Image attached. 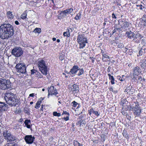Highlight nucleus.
Here are the masks:
<instances>
[{
    "mask_svg": "<svg viewBox=\"0 0 146 146\" xmlns=\"http://www.w3.org/2000/svg\"><path fill=\"white\" fill-rule=\"evenodd\" d=\"M14 33V27L10 24L4 23L0 26V37L1 39H8Z\"/></svg>",
    "mask_w": 146,
    "mask_h": 146,
    "instance_id": "f257e3e1",
    "label": "nucleus"
},
{
    "mask_svg": "<svg viewBox=\"0 0 146 146\" xmlns=\"http://www.w3.org/2000/svg\"><path fill=\"white\" fill-rule=\"evenodd\" d=\"M5 99L7 104L11 106H15L19 104L20 101L13 93H7L5 94Z\"/></svg>",
    "mask_w": 146,
    "mask_h": 146,
    "instance_id": "f03ea898",
    "label": "nucleus"
},
{
    "mask_svg": "<svg viewBox=\"0 0 146 146\" xmlns=\"http://www.w3.org/2000/svg\"><path fill=\"white\" fill-rule=\"evenodd\" d=\"M77 42L79 44L80 49L83 48L85 47L86 44L88 43L87 38L84 36L83 34L78 35L77 37Z\"/></svg>",
    "mask_w": 146,
    "mask_h": 146,
    "instance_id": "7ed1b4c3",
    "label": "nucleus"
},
{
    "mask_svg": "<svg viewBox=\"0 0 146 146\" xmlns=\"http://www.w3.org/2000/svg\"><path fill=\"white\" fill-rule=\"evenodd\" d=\"M3 136L4 139L7 142H12L16 139V138L12 135L10 131L6 128L3 129Z\"/></svg>",
    "mask_w": 146,
    "mask_h": 146,
    "instance_id": "20e7f679",
    "label": "nucleus"
},
{
    "mask_svg": "<svg viewBox=\"0 0 146 146\" xmlns=\"http://www.w3.org/2000/svg\"><path fill=\"white\" fill-rule=\"evenodd\" d=\"M11 82L9 80L5 79L0 78V89L7 90L11 87Z\"/></svg>",
    "mask_w": 146,
    "mask_h": 146,
    "instance_id": "39448f33",
    "label": "nucleus"
},
{
    "mask_svg": "<svg viewBox=\"0 0 146 146\" xmlns=\"http://www.w3.org/2000/svg\"><path fill=\"white\" fill-rule=\"evenodd\" d=\"M38 65L41 72L43 74L46 75L48 74V69L45 62L43 60H40L38 62Z\"/></svg>",
    "mask_w": 146,
    "mask_h": 146,
    "instance_id": "423d86ee",
    "label": "nucleus"
},
{
    "mask_svg": "<svg viewBox=\"0 0 146 146\" xmlns=\"http://www.w3.org/2000/svg\"><path fill=\"white\" fill-rule=\"evenodd\" d=\"M17 71L22 74H26V67L24 63L20 62L15 66Z\"/></svg>",
    "mask_w": 146,
    "mask_h": 146,
    "instance_id": "0eeeda50",
    "label": "nucleus"
},
{
    "mask_svg": "<svg viewBox=\"0 0 146 146\" xmlns=\"http://www.w3.org/2000/svg\"><path fill=\"white\" fill-rule=\"evenodd\" d=\"M23 50L20 47H15L12 50V55L16 57H19L23 54Z\"/></svg>",
    "mask_w": 146,
    "mask_h": 146,
    "instance_id": "6e6552de",
    "label": "nucleus"
},
{
    "mask_svg": "<svg viewBox=\"0 0 146 146\" xmlns=\"http://www.w3.org/2000/svg\"><path fill=\"white\" fill-rule=\"evenodd\" d=\"M68 89L70 90V92L74 94L78 93L79 91L78 86L75 84L72 86L69 85Z\"/></svg>",
    "mask_w": 146,
    "mask_h": 146,
    "instance_id": "1a4fd4ad",
    "label": "nucleus"
},
{
    "mask_svg": "<svg viewBox=\"0 0 146 146\" xmlns=\"http://www.w3.org/2000/svg\"><path fill=\"white\" fill-rule=\"evenodd\" d=\"M118 25L121 27V28L125 29L128 27L129 25V23L126 21L125 19H123L119 20L118 21Z\"/></svg>",
    "mask_w": 146,
    "mask_h": 146,
    "instance_id": "9d476101",
    "label": "nucleus"
},
{
    "mask_svg": "<svg viewBox=\"0 0 146 146\" xmlns=\"http://www.w3.org/2000/svg\"><path fill=\"white\" fill-rule=\"evenodd\" d=\"M35 138L31 135H26L24 137V139L27 144H32Z\"/></svg>",
    "mask_w": 146,
    "mask_h": 146,
    "instance_id": "9b49d317",
    "label": "nucleus"
},
{
    "mask_svg": "<svg viewBox=\"0 0 146 146\" xmlns=\"http://www.w3.org/2000/svg\"><path fill=\"white\" fill-rule=\"evenodd\" d=\"M78 68L79 66L78 65H74L68 74H69L72 76H74L78 71Z\"/></svg>",
    "mask_w": 146,
    "mask_h": 146,
    "instance_id": "f8f14e48",
    "label": "nucleus"
},
{
    "mask_svg": "<svg viewBox=\"0 0 146 146\" xmlns=\"http://www.w3.org/2000/svg\"><path fill=\"white\" fill-rule=\"evenodd\" d=\"M134 115L136 116H139L141 113V109L139 104L135 105V108L134 110Z\"/></svg>",
    "mask_w": 146,
    "mask_h": 146,
    "instance_id": "ddd939ff",
    "label": "nucleus"
},
{
    "mask_svg": "<svg viewBox=\"0 0 146 146\" xmlns=\"http://www.w3.org/2000/svg\"><path fill=\"white\" fill-rule=\"evenodd\" d=\"M48 94H50L51 95H56L58 94V93L57 92V90L56 88H54L53 86H51L50 88H48Z\"/></svg>",
    "mask_w": 146,
    "mask_h": 146,
    "instance_id": "4468645a",
    "label": "nucleus"
},
{
    "mask_svg": "<svg viewBox=\"0 0 146 146\" xmlns=\"http://www.w3.org/2000/svg\"><path fill=\"white\" fill-rule=\"evenodd\" d=\"M8 108V105L5 103L0 102V111H7Z\"/></svg>",
    "mask_w": 146,
    "mask_h": 146,
    "instance_id": "2eb2a0df",
    "label": "nucleus"
},
{
    "mask_svg": "<svg viewBox=\"0 0 146 146\" xmlns=\"http://www.w3.org/2000/svg\"><path fill=\"white\" fill-rule=\"evenodd\" d=\"M133 74L134 76L135 75L138 76L140 73H141V70L139 67L137 66L133 69Z\"/></svg>",
    "mask_w": 146,
    "mask_h": 146,
    "instance_id": "dca6fc26",
    "label": "nucleus"
},
{
    "mask_svg": "<svg viewBox=\"0 0 146 146\" xmlns=\"http://www.w3.org/2000/svg\"><path fill=\"white\" fill-rule=\"evenodd\" d=\"M134 35L135 33L131 31L126 32L125 34V36L129 38L130 39L133 38Z\"/></svg>",
    "mask_w": 146,
    "mask_h": 146,
    "instance_id": "f3484780",
    "label": "nucleus"
},
{
    "mask_svg": "<svg viewBox=\"0 0 146 146\" xmlns=\"http://www.w3.org/2000/svg\"><path fill=\"white\" fill-rule=\"evenodd\" d=\"M139 64L141 68L146 69V60L143 59L139 62Z\"/></svg>",
    "mask_w": 146,
    "mask_h": 146,
    "instance_id": "a211bd4d",
    "label": "nucleus"
},
{
    "mask_svg": "<svg viewBox=\"0 0 146 146\" xmlns=\"http://www.w3.org/2000/svg\"><path fill=\"white\" fill-rule=\"evenodd\" d=\"M24 123L25 126H26L27 128L30 129L31 131H32V129L31 127L30 124H31V120H30L26 119L25 120Z\"/></svg>",
    "mask_w": 146,
    "mask_h": 146,
    "instance_id": "6ab92c4d",
    "label": "nucleus"
},
{
    "mask_svg": "<svg viewBox=\"0 0 146 146\" xmlns=\"http://www.w3.org/2000/svg\"><path fill=\"white\" fill-rule=\"evenodd\" d=\"M133 79L135 80H139L140 81V82L141 83L143 82L145 80V79L144 78H142V77L141 76H137L135 77V76L134 77Z\"/></svg>",
    "mask_w": 146,
    "mask_h": 146,
    "instance_id": "aec40b11",
    "label": "nucleus"
},
{
    "mask_svg": "<svg viewBox=\"0 0 146 146\" xmlns=\"http://www.w3.org/2000/svg\"><path fill=\"white\" fill-rule=\"evenodd\" d=\"M146 52V48H144L143 49L142 48H141L140 49V50L139 51V55H138L137 56H142L143 53H145Z\"/></svg>",
    "mask_w": 146,
    "mask_h": 146,
    "instance_id": "412c9836",
    "label": "nucleus"
},
{
    "mask_svg": "<svg viewBox=\"0 0 146 146\" xmlns=\"http://www.w3.org/2000/svg\"><path fill=\"white\" fill-rule=\"evenodd\" d=\"M108 75L109 76V79L111 80V84H115V79L113 76H111L110 74H108Z\"/></svg>",
    "mask_w": 146,
    "mask_h": 146,
    "instance_id": "4be33fe9",
    "label": "nucleus"
},
{
    "mask_svg": "<svg viewBox=\"0 0 146 146\" xmlns=\"http://www.w3.org/2000/svg\"><path fill=\"white\" fill-rule=\"evenodd\" d=\"M30 108H29L28 107L25 106L24 108L23 111L26 113L28 115L30 114Z\"/></svg>",
    "mask_w": 146,
    "mask_h": 146,
    "instance_id": "5701e85b",
    "label": "nucleus"
},
{
    "mask_svg": "<svg viewBox=\"0 0 146 146\" xmlns=\"http://www.w3.org/2000/svg\"><path fill=\"white\" fill-rule=\"evenodd\" d=\"M12 12L8 11L7 12V17L10 19H12L14 17L13 15L12 14Z\"/></svg>",
    "mask_w": 146,
    "mask_h": 146,
    "instance_id": "b1692460",
    "label": "nucleus"
},
{
    "mask_svg": "<svg viewBox=\"0 0 146 146\" xmlns=\"http://www.w3.org/2000/svg\"><path fill=\"white\" fill-rule=\"evenodd\" d=\"M122 134L123 135V136L126 138V139H128L129 138V137L127 133V131L125 130H123L122 133Z\"/></svg>",
    "mask_w": 146,
    "mask_h": 146,
    "instance_id": "393cba45",
    "label": "nucleus"
},
{
    "mask_svg": "<svg viewBox=\"0 0 146 146\" xmlns=\"http://www.w3.org/2000/svg\"><path fill=\"white\" fill-rule=\"evenodd\" d=\"M73 145L74 146H83V144H80L77 140H75L73 141Z\"/></svg>",
    "mask_w": 146,
    "mask_h": 146,
    "instance_id": "a878e982",
    "label": "nucleus"
},
{
    "mask_svg": "<svg viewBox=\"0 0 146 146\" xmlns=\"http://www.w3.org/2000/svg\"><path fill=\"white\" fill-rule=\"evenodd\" d=\"M78 71H79L77 74L78 76H80L84 74V70L83 68H81L79 67Z\"/></svg>",
    "mask_w": 146,
    "mask_h": 146,
    "instance_id": "bb28decb",
    "label": "nucleus"
},
{
    "mask_svg": "<svg viewBox=\"0 0 146 146\" xmlns=\"http://www.w3.org/2000/svg\"><path fill=\"white\" fill-rule=\"evenodd\" d=\"M67 14H68L66 11V10L61 11L60 13V15H61L62 17H64Z\"/></svg>",
    "mask_w": 146,
    "mask_h": 146,
    "instance_id": "cd10ccee",
    "label": "nucleus"
},
{
    "mask_svg": "<svg viewBox=\"0 0 146 146\" xmlns=\"http://www.w3.org/2000/svg\"><path fill=\"white\" fill-rule=\"evenodd\" d=\"M41 103V100L38 101L36 103V104L35 107V108L36 109H38L40 106V105Z\"/></svg>",
    "mask_w": 146,
    "mask_h": 146,
    "instance_id": "c85d7f7f",
    "label": "nucleus"
},
{
    "mask_svg": "<svg viewBox=\"0 0 146 146\" xmlns=\"http://www.w3.org/2000/svg\"><path fill=\"white\" fill-rule=\"evenodd\" d=\"M41 29L40 28H36L33 31V32L35 33H40L41 32Z\"/></svg>",
    "mask_w": 146,
    "mask_h": 146,
    "instance_id": "c756f323",
    "label": "nucleus"
},
{
    "mask_svg": "<svg viewBox=\"0 0 146 146\" xmlns=\"http://www.w3.org/2000/svg\"><path fill=\"white\" fill-rule=\"evenodd\" d=\"M27 14L26 12H24L21 16V18L23 19H25L27 18Z\"/></svg>",
    "mask_w": 146,
    "mask_h": 146,
    "instance_id": "7c9ffc66",
    "label": "nucleus"
},
{
    "mask_svg": "<svg viewBox=\"0 0 146 146\" xmlns=\"http://www.w3.org/2000/svg\"><path fill=\"white\" fill-rule=\"evenodd\" d=\"M105 58L110 59V58L108 56L105 54H103L102 55V60L103 61H105V60H104Z\"/></svg>",
    "mask_w": 146,
    "mask_h": 146,
    "instance_id": "2f4dec72",
    "label": "nucleus"
},
{
    "mask_svg": "<svg viewBox=\"0 0 146 146\" xmlns=\"http://www.w3.org/2000/svg\"><path fill=\"white\" fill-rule=\"evenodd\" d=\"M7 146H18V145L16 143L13 142L8 143Z\"/></svg>",
    "mask_w": 146,
    "mask_h": 146,
    "instance_id": "473e14b6",
    "label": "nucleus"
},
{
    "mask_svg": "<svg viewBox=\"0 0 146 146\" xmlns=\"http://www.w3.org/2000/svg\"><path fill=\"white\" fill-rule=\"evenodd\" d=\"M114 29L112 31L113 34L116 33L117 31H118V27L117 25L114 26Z\"/></svg>",
    "mask_w": 146,
    "mask_h": 146,
    "instance_id": "72a5a7b5",
    "label": "nucleus"
},
{
    "mask_svg": "<svg viewBox=\"0 0 146 146\" xmlns=\"http://www.w3.org/2000/svg\"><path fill=\"white\" fill-rule=\"evenodd\" d=\"M68 33L67 32H65L63 33V35L64 36H66L67 37H69L70 36L69 30L68 29Z\"/></svg>",
    "mask_w": 146,
    "mask_h": 146,
    "instance_id": "f704fd0d",
    "label": "nucleus"
},
{
    "mask_svg": "<svg viewBox=\"0 0 146 146\" xmlns=\"http://www.w3.org/2000/svg\"><path fill=\"white\" fill-rule=\"evenodd\" d=\"M53 114L54 116H55L59 117L61 116L60 113H58L56 111H54Z\"/></svg>",
    "mask_w": 146,
    "mask_h": 146,
    "instance_id": "c9c22d12",
    "label": "nucleus"
},
{
    "mask_svg": "<svg viewBox=\"0 0 146 146\" xmlns=\"http://www.w3.org/2000/svg\"><path fill=\"white\" fill-rule=\"evenodd\" d=\"M94 109L91 108L90 110L88 111V113L90 115H91L92 113H94Z\"/></svg>",
    "mask_w": 146,
    "mask_h": 146,
    "instance_id": "e433bc0d",
    "label": "nucleus"
},
{
    "mask_svg": "<svg viewBox=\"0 0 146 146\" xmlns=\"http://www.w3.org/2000/svg\"><path fill=\"white\" fill-rule=\"evenodd\" d=\"M73 11V9L72 8H71L70 9H66V11L68 14L69 13H71Z\"/></svg>",
    "mask_w": 146,
    "mask_h": 146,
    "instance_id": "4c0bfd02",
    "label": "nucleus"
},
{
    "mask_svg": "<svg viewBox=\"0 0 146 146\" xmlns=\"http://www.w3.org/2000/svg\"><path fill=\"white\" fill-rule=\"evenodd\" d=\"M72 104H73L72 106L74 107H76L77 105H79V104L75 101H74L73 102H72Z\"/></svg>",
    "mask_w": 146,
    "mask_h": 146,
    "instance_id": "58836bf2",
    "label": "nucleus"
},
{
    "mask_svg": "<svg viewBox=\"0 0 146 146\" xmlns=\"http://www.w3.org/2000/svg\"><path fill=\"white\" fill-rule=\"evenodd\" d=\"M81 13H79L78 14H77L75 17V19L76 20H78L80 19V17L81 15Z\"/></svg>",
    "mask_w": 146,
    "mask_h": 146,
    "instance_id": "ea45409f",
    "label": "nucleus"
},
{
    "mask_svg": "<svg viewBox=\"0 0 146 146\" xmlns=\"http://www.w3.org/2000/svg\"><path fill=\"white\" fill-rule=\"evenodd\" d=\"M117 46L119 48H122L124 47V44L122 43H119L117 45Z\"/></svg>",
    "mask_w": 146,
    "mask_h": 146,
    "instance_id": "a19ab883",
    "label": "nucleus"
},
{
    "mask_svg": "<svg viewBox=\"0 0 146 146\" xmlns=\"http://www.w3.org/2000/svg\"><path fill=\"white\" fill-rule=\"evenodd\" d=\"M31 75H33L35 73H36V72H37V71L35 69H32L31 70Z\"/></svg>",
    "mask_w": 146,
    "mask_h": 146,
    "instance_id": "79ce46f5",
    "label": "nucleus"
},
{
    "mask_svg": "<svg viewBox=\"0 0 146 146\" xmlns=\"http://www.w3.org/2000/svg\"><path fill=\"white\" fill-rule=\"evenodd\" d=\"M134 91L133 90H131L129 91L128 92V94H129L130 95H132L134 93Z\"/></svg>",
    "mask_w": 146,
    "mask_h": 146,
    "instance_id": "37998d69",
    "label": "nucleus"
},
{
    "mask_svg": "<svg viewBox=\"0 0 146 146\" xmlns=\"http://www.w3.org/2000/svg\"><path fill=\"white\" fill-rule=\"evenodd\" d=\"M93 113L97 117L100 115V113H99L98 111L94 110Z\"/></svg>",
    "mask_w": 146,
    "mask_h": 146,
    "instance_id": "c03bdc74",
    "label": "nucleus"
},
{
    "mask_svg": "<svg viewBox=\"0 0 146 146\" xmlns=\"http://www.w3.org/2000/svg\"><path fill=\"white\" fill-rule=\"evenodd\" d=\"M135 108V106H130V108H129L128 110H129V111L130 110H134Z\"/></svg>",
    "mask_w": 146,
    "mask_h": 146,
    "instance_id": "a18cd8bd",
    "label": "nucleus"
},
{
    "mask_svg": "<svg viewBox=\"0 0 146 146\" xmlns=\"http://www.w3.org/2000/svg\"><path fill=\"white\" fill-rule=\"evenodd\" d=\"M125 101L124 99H121L120 102V104L123 105V104H124V103H125Z\"/></svg>",
    "mask_w": 146,
    "mask_h": 146,
    "instance_id": "49530a36",
    "label": "nucleus"
},
{
    "mask_svg": "<svg viewBox=\"0 0 146 146\" xmlns=\"http://www.w3.org/2000/svg\"><path fill=\"white\" fill-rule=\"evenodd\" d=\"M131 88L132 86L129 85V86H127L126 88V89L127 90L129 91L131 90Z\"/></svg>",
    "mask_w": 146,
    "mask_h": 146,
    "instance_id": "de8ad7c7",
    "label": "nucleus"
},
{
    "mask_svg": "<svg viewBox=\"0 0 146 146\" xmlns=\"http://www.w3.org/2000/svg\"><path fill=\"white\" fill-rule=\"evenodd\" d=\"M37 75V77H42V76L41 74L40 73L37 72L36 74Z\"/></svg>",
    "mask_w": 146,
    "mask_h": 146,
    "instance_id": "09e8293b",
    "label": "nucleus"
},
{
    "mask_svg": "<svg viewBox=\"0 0 146 146\" xmlns=\"http://www.w3.org/2000/svg\"><path fill=\"white\" fill-rule=\"evenodd\" d=\"M80 125H81V124H85L86 123L85 121L84 120L82 119L80 121Z\"/></svg>",
    "mask_w": 146,
    "mask_h": 146,
    "instance_id": "8fccbe9b",
    "label": "nucleus"
},
{
    "mask_svg": "<svg viewBox=\"0 0 146 146\" xmlns=\"http://www.w3.org/2000/svg\"><path fill=\"white\" fill-rule=\"evenodd\" d=\"M64 114L68 115V116L69 115V113L66 111H63L62 115H63Z\"/></svg>",
    "mask_w": 146,
    "mask_h": 146,
    "instance_id": "3c124183",
    "label": "nucleus"
},
{
    "mask_svg": "<svg viewBox=\"0 0 146 146\" xmlns=\"http://www.w3.org/2000/svg\"><path fill=\"white\" fill-rule=\"evenodd\" d=\"M104 22L103 23L104 26H105L106 25V22H107L108 21V19L106 18H105L104 19Z\"/></svg>",
    "mask_w": 146,
    "mask_h": 146,
    "instance_id": "603ef678",
    "label": "nucleus"
},
{
    "mask_svg": "<svg viewBox=\"0 0 146 146\" xmlns=\"http://www.w3.org/2000/svg\"><path fill=\"white\" fill-rule=\"evenodd\" d=\"M59 59L61 61L63 60L64 59V57L63 56L60 55L59 57Z\"/></svg>",
    "mask_w": 146,
    "mask_h": 146,
    "instance_id": "864d4df0",
    "label": "nucleus"
},
{
    "mask_svg": "<svg viewBox=\"0 0 146 146\" xmlns=\"http://www.w3.org/2000/svg\"><path fill=\"white\" fill-rule=\"evenodd\" d=\"M122 28H121V27H118V31L119 33H120L121 32H123V31L122 29Z\"/></svg>",
    "mask_w": 146,
    "mask_h": 146,
    "instance_id": "5fc2aeb1",
    "label": "nucleus"
},
{
    "mask_svg": "<svg viewBox=\"0 0 146 146\" xmlns=\"http://www.w3.org/2000/svg\"><path fill=\"white\" fill-rule=\"evenodd\" d=\"M89 58L92 60V62L93 63L95 61L94 59H95V58H94L93 57H90Z\"/></svg>",
    "mask_w": 146,
    "mask_h": 146,
    "instance_id": "6e6d98bb",
    "label": "nucleus"
},
{
    "mask_svg": "<svg viewBox=\"0 0 146 146\" xmlns=\"http://www.w3.org/2000/svg\"><path fill=\"white\" fill-rule=\"evenodd\" d=\"M62 119L65 120L66 121H67L69 119V116H67L66 117H64Z\"/></svg>",
    "mask_w": 146,
    "mask_h": 146,
    "instance_id": "4d7b16f0",
    "label": "nucleus"
},
{
    "mask_svg": "<svg viewBox=\"0 0 146 146\" xmlns=\"http://www.w3.org/2000/svg\"><path fill=\"white\" fill-rule=\"evenodd\" d=\"M111 69V67L110 66H109L107 69V72H109L110 71Z\"/></svg>",
    "mask_w": 146,
    "mask_h": 146,
    "instance_id": "13d9d810",
    "label": "nucleus"
},
{
    "mask_svg": "<svg viewBox=\"0 0 146 146\" xmlns=\"http://www.w3.org/2000/svg\"><path fill=\"white\" fill-rule=\"evenodd\" d=\"M112 17L113 18H114L116 19L117 17L115 16V14L113 13H112Z\"/></svg>",
    "mask_w": 146,
    "mask_h": 146,
    "instance_id": "bf43d9fd",
    "label": "nucleus"
},
{
    "mask_svg": "<svg viewBox=\"0 0 146 146\" xmlns=\"http://www.w3.org/2000/svg\"><path fill=\"white\" fill-rule=\"evenodd\" d=\"M122 78H121V79H119V80L120 81H122L124 80L125 79L124 78H123L124 77V75H122Z\"/></svg>",
    "mask_w": 146,
    "mask_h": 146,
    "instance_id": "052dcab7",
    "label": "nucleus"
},
{
    "mask_svg": "<svg viewBox=\"0 0 146 146\" xmlns=\"http://www.w3.org/2000/svg\"><path fill=\"white\" fill-rule=\"evenodd\" d=\"M29 96L30 97H33L34 96V94L32 93L30 94L29 95Z\"/></svg>",
    "mask_w": 146,
    "mask_h": 146,
    "instance_id": "680f3d73",
    "label": "nucleus"
},
{
    "mask_svg": "<svg viewBox=\"0 0 146 146\" xmlns=\"http://www.w3.org/2000/svg\"><path fill=\"white\" fill-rule=\"evenodd\" d=\"M15 23L16 25H19V23L17 21H15Z\"/></svg>",
    "mask_w": 146,
    "mask_h": 146,
    "instance_id": "e2e57ef3",
    "label": "nucleus"
},
{
    "mask_svg": "<svg viewBox=\"0 0 146 146\" xmlns=\"http://www.w3.org/2000/svg\"><path fill=\"white\" fill-rule=\"evenodd\" d=\"M101 53L102 54V56L103 54H104V51L102 49H101Z\"/></svg>",
    "mask_w": 146,
    "mask_h": 146,
    "instance_id": "0e129e2a",
    "label": "nucleus"
},
{
    "mask_svg": "<svg viewBox=\"0 0 146 146\" xmlns=\"http://www.w3.org/2000/svg\"><path fill=\"white\" fill-rule=\"evenodd\" d=\"M93 141L94 143L97 144L98 143V141L97 140H93Z\"/></svg>",
    "mask_w": 146,
    "mask_h": 146,
    "instance_id": "69168bd1",
    "label": "nucleus"
},
{
    "mask_svg": "<svg viewBox=\"0 0 146 146\" xmlns=\"http://www.w3.org/2000/svg\"><path fill=\"white\" fill-rule=\"evenodd\" d=\"M43 106H44V105H42L41 106V107L40 108V110L42 111H43Z\"/></svg>",
    "mask_w": 146,
    "mask_h": 146,
    "instance_id": "338daca9",
    "label": "nucleus"
},
{
    "mask_svg": "<svg viewBox=\"0 0 146 146\" xmlns=\"http://www.w3.org/2000/svg\"><path fill=\"white\" fill-rule=\"evenodd\" d=\"M109 90H110V91H112V92H113V88H112V87H110L109 88Z\"/></svg>",
    "mask_w": 146,
    "mask_h": 146,
    "instance_id": "774afa93",
    "label": "nucleus"
}]
</instances>
